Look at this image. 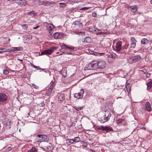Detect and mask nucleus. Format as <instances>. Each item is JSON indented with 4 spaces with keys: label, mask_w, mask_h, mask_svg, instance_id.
<instances>
[{
    "label": "nucleus",
    "mask_w": 152,
    "mask_h": 152,
    "mask_svg": "<svg viewBox=\"0 0 152 152\" xmlns=\"http://www.w3.org/2000/svg\"><path fill=\"white\" fill-rule=\"evenodd\" d=\"M60 46L61 48V49L59 50L60 55H61L64 53H65L66 51H64L63 50V49H69V50H74L75 48L72 46H69L67 45L64 43H61L60 44Z\"/></svg>",
    "instance_id": "f257e3e1"
},
{
    "label": "nucleus",
    "mask_w": 152,
    "mask_h": 152,
    "mask_svg": "<svg viewBox=\"0 0 152 152\" xmlns=\"http://www.w3.org/2000/svg\"><path fill=\"white\" fill-rule=\"evenodd\" d=\"M141 58L140 56L137 55L131 57H129L127 59V61L130 64H132L133 63L140 61Z\"/></svg>",
    "instance_id": "f03ea898"
},
{
    "label": "nucleus",
    "mask_w": 152,
    "mask_h": 152,
    "mask_svg": "<svg viewBox=\"0 0 152 152\" xmlns=\"http://www.w3.org/2000/svg\"><path fill=\"white\" fill-rule=\"evenodd\" d=\"M57 47H52L49 49L45 50L41 52V55H50L51 54L56 50L57 49Z\"/></svg>",
    "instance_id": "7ed1b4c3"
},
{
    "label": "nucleus",
    "mask_w": 152,
    "mask_h": 152,
    "mask_svg": "<svg viewBox=\"0 0 152 152\" xmlns=\"http://www.w3.org/2000/svg\"><path fill=\"white\" fill-rule=\"evenodd\" d=\"M44 25L47 29L49 31V33L50 35H52L53 34L52 31L55 28L53 24L45 23Z\"/></svg>",
    "instance_id": "20e7f679"
},
{
    "label": "nucleus",
    "mask_w": 152,
    "mask_h": 152,
    "mask_svg": "<svg viewBox=\"0 0 152 152\" xmlns=\"http://www.w3.org/2000/svg\"><path fill=\"white\" fill-rule=\"evenodd\" d=\"M106 55L107 57V60L108 62L111 63L114 61L116 55L109 52L107 54H106Z\"/></svg>",
    "instance_id": "39448f33"
},
{
    "label": "nucleus",
    "mask_w": 152,
    "mask_h": 152,
    "mask_svg": "<svg viewBox=\"0 0 152 152\" xmlns=\"http://www.w3.org/2000/svg\"><path fill=\"white\" fill-rule=\"evenodd\" d=\"M84 93V90L83 89H81L80 92L75 94H74V97L78 99H81L83 97V94Z\"/></svg>",
    "instance_id": "423d86ee"
},
{
    "label": "nucleus",
    "mask_w": 152,
    "mask_h": 152,
    "mask_svg": "<svg viewBox=\"0 0 152 152\" xmlns=\"http://www.w3.org/2000/svg\"><path fill=\"white\" fill-rule=\"evenodd\" d=\"M99 63H98L97 61H93L91 62V64H89V66H91V67L93 68L92 69V70L95 69H97L99 65Z\"/></svg>",
    "instance_id": "0eeeda50"
},
{
    "label": "nucleus",
    "mask_w": 152,
    "mask_h": 152,
    "mask_svg": "<svg viewBox=\"0 0 152 152\" xmlns=\"http://www.w3.org/2000/svg\"><path fill=\"white\" fill-rule=\"evenodd\" d=\"M122 42L121 41H118L116 44V49L117 52H120L122 51Z\"/></svg>",
    "instance_id": "6e6552de"
},
{
    "label": "nucleus",
    "mask_w": 152,
    "mask_h": 152,
    "mask_svg": "<svg viewBox=\"0 0 152 152\" xmlns=\"http://www.w3.org/2000/svg\"><path fill=\"white\" fill-rule=\"evenodd\" d=\"M65 96L64 94H59L58 96V101L60 103H62L65 102Z\"/></svg>",
    "instance_id": "1a4fd4ad"
},
{
    "label": "nucleus",
    "mask_w": 152,
    "mask_h": 152,
    "mask_svg": "<svg viewBox=\"0 0 152 152\" xmlns=\"http://www.w3.org/2000/svg\"><path fill=\"white\" fill-rule=\"evenodd\" d=\"M7 95L3 93H0V102H3L7 100Z\"/></svg>",
    "instance_id": "9d476101"
},
{
    "label": "nucleus",
    "mask_w": 152,
    "mask_h": 152,
    "mask_svg": "<svg viewBox=\"0 0 152 152\" xmlns=\"http://www.w3.org/2000/svg\"><path fill=\"white\" fill-rule=\"evenodd\" d=\"M23 48L22 47H12L10 49V53H13L15 51H20L23 50Z\"/></svg>",
    "instance_id": "9b49d317"
},
{
    "label": "nucleus",
    "mask_w": 152,
    "mask_h": 152,
    "mask_svg": "<svg viewBox=\"0 0 152 152\" xmlns=\"http://www.w3.org/2000/svg\"><path fill=\"white\" fill-rule=\"evenodd\" d=\"M15 1L21 5H25L27 4V2L26 0H15Z\"/></svg>",
    "instance_id": "f8f14e48"
},
{
    "label": "nucleus",
    "mask_w": 152,
    "mask_h": 152,
    "mask_svg": "<svg viewBox=\"0 0 152 152\" xmlns=\"http://www.w3.org/2000/svg\"><path fill=\"white\" fill-rule=\"evenodd\" d=\"M145 108L146 110L150 112L151 110V108L150 103L148 102H147L145 104Z\"/></svg>",
    "instance_id": "ddd939ff"
},
{
    "label": "nucleus",
    "mask_w": 152,
    "mask_h": 152,
    "mask_svg": "<svg viewBox=\"0 0 152 152\" xmlns=\"http://www.w3.org/2000/svg\"><path fill=\"white\" fill-rule=\"evenodd\" d=\"M146 85H147V90L149 91L152 87V80L148 81Z\"/></svg>",
    "instance_id": "4468645a"
},
{
    "label": "nucleus",
    "mask_w": 152,
    "mask_h": 152,
    "mask_svg": "<svg viewBox=\"0 0 152 152\" xmlns=\"http://www.w3.org/2000/svg\"><path fill=\"white\" fill-rule=\"evenodd\" d=\"M148 40L146 38H143L141 40V43L142 45H143L144 46L145 45L147 44L148 43Z\"/></svg>",
    "instance_id": "2eb2a0df"
},
{
    "label": "nucleus",
    "mask_w": 152,
    "mask_h": 152,
    "mask_svg": "<svg viewBox=\"0 0 152 152\" xmlns=\"http://www.w3.org/2000/svg\"><path fill=\"white\" fill-rule=\"evenodd\" d=\"M131 85L129 83L127 84L126 86V89L129 94L130 93L131 91Z\"/></svg>",
    "instance_id": "dca6fc26"
},
{
    "label": "nucleus",
    "mask_w": 152,
    "mask_h": 152,
    "mask_svg": "<svg viewBox=\"0 0 152 152\" xmlns=\"http://www.w3.org/2000/svg\"><path fill=\"white\" fill-rule=\"evenodd\" d=\"M10 49H7L5 48L0 49V53L4 52H9L10 53Z\"/></svg>",
    "instance_id": "f3484780"
},
{
    "label": "nucleus",
    "mask_w": 152,
    "mask_h": 152,
    "mask_svg": "<svg viewBox=\"0 0 152 152\" xmlns=\"http://www.w3.org/2000/svg\"><path fill=\"white\" fill-rule=\"evenodd\" d=\"M113 131V129L112 127L109 126H105V131L107 132H109Z\"/></svg>",
    "instance_id": "a211bd4d"
},
{
    "label": "nucleus",
    "mask_w": 152,
    "mask_h": 152,
    "mask_svg": "<svg viewBox=\"0 0 152 152\" xmlns=\"http://www.w3.org/2000/svg\"><path fill=\"white\" fill-rule=\"evenodd\" d=\"M37 150L34 147H33L31 148L28 150L27 152H37Z\"/></svg>",
    "instance_id": "6ab92c4d"
},
{
    "label": "nucleus",
    "mask_w": 152,
    "mask_h": 152,
    "mask_svg": "<svg viewBox=\"0 0 152 152\" xmlns=\"http://www.w3.org/2000/svg\"><path fill=\"white\" fill-rule=\"evenodd\" d=\"M37 137L40 138L41 140L42 139H47V136L45 135H42V134H38L37 135Z\"/></svg>",
    "instance_id": "aec40b11"
},
{
    "label": "nucleus",
    "mask_w": 152,
    "mask_h": 152,
    "mask_svg": "<svg viewBox=\"0 0 152 152\" xmlns=\"http://www.w3.org/2000/svg\"><path fill=\"white\" fill-rule=\"evenodd\" d=\"M74 24L75 25H77L80 27L83 26V24L81 22L80 20L76 21L74 23Z\"/></svg>",
    "instance_id": "412c9836"
},
{
    "label": "nucleus",
    "mask_w": 152,
    "mask_h": 152,
    "mask_svg": "<svg viewBox=\"0 0 152 152\" xmlns=\"http://www.w3.org/2000/svg\"><path fill=\"white\" fill-rule=\"evenodd\" d=\"M60 33H55L53 34V36L55 39H59L61 38L60 36Z\"/></svg>",
    "instance_id": "4be33fe9"
},
{
    "label": "nucleus",
    "mask_w": 152,
    "mask_h": 152,
    "mask_svg": "<svg viewBox=\"0 0 152 152\" xmlns=\"http://www.w3.org/2000/svg\"><path fill=\"white\" fill-rule=\"evenodd\" d=\"M129 8L131 9L132 10V11L133 12H135L137 11V6H131L129 7Z\"/></svg>",
    "instance_id": "5701e85b"
},
{
    "label": "nucleus",
    "mask_w": 152,
    "mask_h": 152,
    "mask_svg": "<svg viewBox=\"0 0 152 152\" xmlns=\"http://www.w3.org/2000/svg\"><path fill=\"white\" fill-rule=\"evenodd\" d=\"M107 113V116L105 117V122L108 121L110 119V118L111 117L110 114L108 112L106 113V114Z\"/></svg>",
    "instance_id": "b1692460"
},
{
    "label": "nucleus",
    "mask_w": 152,
    "mask_h": 152,
    "mask_svg": "<svg viewBox=\"0 0 152 152\" xmlns=\"http://www.w3.org/2000/svg\"><path fill=\"white\" fill-rule=\"evenodd\" d=\"M66 143L69 145L74 143L73 139L69 140L68 139L66 140Z\"/></svg>",
    "instance_id": "393cba45"
},
{
    "label": "nucleus",
    "mask_w": 152,
    "mask_h": 152,
    "mask_svg": "<svg viewBox=\"0 0 152 152\" xmlns=\"http://www.w3.org/2000/svg\"><path fill=\"white\" fill-rule=\"evenodd\" d=\"M47 89H48V90L47 91L46 95L47 96H48L50 95L52 91L53 90L52 89V88L51 89V88H48Z\"/></svg>",
    "instance_id": "a878e982"
},
{
    "label": "nucleus",
    "mask_w": 152,
    "mask_h": 152,
    "mask_svg": "<svg viewBox=\"0 0 152 152\" xmlns=\"http://www.w3.org/2000/svg\"><path fill=\"white\" fill-rule=\"evenodd\" d=\"M73 139L74 142H75V143L78 142L80 140V139L79 137H76Z\"/></svg>",
    "instance_id": "bb28decb"
},
{
    "label": "nucleus",
    "mask_w": 152,
    "mask_h": 152,
    "mask_svg": "<svg viewBox=\"0 0 152 152\" xmlns=\"http://www.w3.org/2000/svg\"><path fill=\"white\" fill-rule=\"evenodd\" d=\"M91 39L90 37H86L84 39V41L85 42L88 43L90 42L91 41Z\"/></svg>",
    "instance_id": "cd10ccee"
},
{
    "label": "nucleus",
    "mask_w": 152,
    "mask_h": 152,
    "mask_svg": "<svg viewBox=\"0 0 152 152\" xmlns=\"http://www.w3.org/2000/svg\"><path fill=\"white\" fill-rule=\"evenodd\" d=\"M35 2V4H37L39 5H43V1H41L40 0H36Z\"/></svg>",
    "instance_id": "c85d7f7f"
},
{
    "label": "nucleus",
    "mask_w": 152,
    "mask_h": 152,
    "mask_svg": "<svg viewBox=\"0 0 152 152\" xmlns=\"http://www.w3.org/2000/svg\"><path fill=\"white\" fill-rule=\"evenodd\" d=\"M128 45H127V46L124 45V46H123L122 47V48H121L122 51H121V52H120V53H125V51H124V50H123V49H127V48H128Z\"/></svg>",
    "instance_id": "c756f323"
},
{
    "label": "nucleus",
    "mask_w": 152,
    "mask_h": 152,
    "mask_svg": "<svg viewBox=\"0 0 152 152\" xmlns=\"http://www.w3.org/2000/svg\"><path fill=\"white\" fill-rule=\"evenodd\" d=\"M55 84V82L51 81L50 84V86L49 88H51V89L52 88V89L53 90V88Z\"/></svg>",
    "instance_id": "7c9ffc66"
},
{
    "label": "nucleus",
    "mask_w": 152,
    "mask_h": 152,
    "mask_svg": "<svg viewBox=\"0 0 152 152\" xmlns=\"http://www.w3.org/2000/svg\"><path fill=\"white\" fill-rule=\"evenodd\" d=\"M59 6L60 7H64L66 6V3H60L59 4Z\"/></svg>",
    "instance_id": "2f4dec72"
},
{
    "label": "nucleus",
    "mask_w": 152,
    "mask_h": 152,
    "mask_svg": "<svg viewBox=\"0 0 152 152\" xmlns=\"http://www.w3.org/2000/svg\"><path fill=\"white\" fill-rule=\"evenodd\" d=\"M35 14V13L34 11H32L31 12H29L27 13V14L30 15H34Z\"/></svg>",
    "instance_id": "473e14b6"
},
{
    "label": "nucleus",
    "mask_w": 152,
    "mask_h": 152,
    "mask_svg": "<svg viewBox=\"0 0 152 152\" xmlns=\"http://www.w3.org/2000/svg\"><path fill=\"white\" fill-rule=\"evenodd\" d=\"M104 54V53H98L96 52H92V54L96 56H97L99 54L101 55V54Z\"/></svg>",
    "instance_id": "72a5a7b5"
},
{
    "label": "nucleus",
    "mask_w": 152,
    "mask_h": 152,
    "mask_svg": "<svg viewBox=\"0 0 152 152\" xmlns=\"http://www.w3.org/2000/svg\"><path fill=\"white\" fill-rule=\"evenodd\" d=\"M51 3L49 1H43V5L44 4V5L45 6H47L50 4Z\"/></svg>",
    "instance_id": "f704fd0d"
},
{
    "label": "nucleus",
    "mask_w": 152,
    "mask_h": 152,
    "mask_svg": "<svg viewBox=\"0 0 152 152\" xmlns=\"http://www.w3.org/2000/svg\"><path fill=\"white\" fill-rule=\"evenodd\" d=\"M75 109L77 110H82L83 107H74Z\"/></svg>",
    "instance_id": "c9c22d12"
},
{
    "label": "nucleus",
    "mask_w": 152,
    "mask_h": 152,
    "mask_svg": "<svg viewBox=\"0 0 152 152\" xmlns=\"http://www.w3.org/2000/svg\"><path fill=\"white\" fill-rule=\"evenodd\" d=\"M3 72L4 74L5 75H8L9 73L7 69H4L3 70Z\"/></svg>",
    "instance_id": "e433bc0d"
},
{
    "label": "nucleus",
    "mask_w": 152,
    "mask_h": 152,
    "mask_svg": "<svg viewBox=\"0 0 152 152\" xmlns=\"http://www.w3.org/2000/svg\"><path fill=\"white\" fill-rule=\"evenodd\" d=\"M131 43L136 42H137L135 38L134 37H132L131 38Z\"/></svg>",
    "instance_id": "4c0bfd02"
},
{
    "label": "nucleus",
    "mask_w": 152,
    "mask_h": 152,
    "mask_svg": "<svg viewBox=\"0 0 152 152\" xmlns=\"http://www.w3.org/2000/svg\"><path fill=\"white\" fill-rule=\"evenodd\" d=\"M22 26L23 28L25 30H26L28 27L27 24H23Z\"/></svg>",
    "instance_id": "58836bf2"
},
{
    "label": "nucleus",
    "mask_w": 152,
    "mask_h": 152,
    "mask_svg": "<svg viewBox=\"0 0 152 152\" xmlns=\"http://www.w3.org/2000/svg\"><path fill=\"white\" fill-rule=\"evenodd\" d=\"M31 86L34 88H35V89H37L38 88H39V87L38 86L36 85L35 84H31Z\"/></svg>",
    "instance_id": "ea45409f"
},
{
    "label": "nucleus",
    "mask_w": 152,
    "mask_h": 152,
    "mask_svg": "<svg viewBox=\"0 0 152 152\" xmlns=\"http://www.w3.org/2000/svg\"><path fill=\"white\" fill-rule=\"evenodd\" d=\"M136 42L131 43V47L132 48H134L136 46Z\"/></svg>",
    "instance_id": "a19ab883"
},
{
    "label": "nucleus",
    "mask_w": 152,
    "mask_h": 152,
    "mask_svg": "<svg viewBox=\"0 0 152 152\" xmlns=\"http://www.w3.org/2000/svg\"><path fill=\"white\" fill-rule=\"evenodd\" d=\"M123 121V120L122 119H118L117 121V124H119L121 123Z\"/></svg>",
    "instance_id": "79ce46f5"
},
{
    "label": "nucleus",
    "mask_w": 152,
    "mask_h": 152,
    "mask_svg": "<svg viewBox=\"0 0 152 152\" xmlns=\"http://www.w3.org/2000/svg\"><path fill=\"white\" fill-rule=\"evenodd\" d=\"M98 129L99 130H102L103 131L104 130V127L102 126H99L98 127Z\"/></svg>",
    "instance_id": "37998d69"
},
{
    "label": "nucleus",
    "mask_w": 152,
    "mask_h": 152,
    "mask_svg": "<svg viewBox=\"0 0 152 152\" xmlns=\"http://www.w3.org/2000/svg\"><path fill=\"white\" fill-rule=\"evenodd\" d=\"M74 52L70 50V52H67V51H66L65 53L67 55H72L73 54Z\"/></svg>",
    "instance_id": "c03bdc74"
},
{
    "label": "nucleus",
    "mask_w": 152,
    "mask_h": 152,
    "mask_svg": "<svg viewBox=\"0 0 152 152\" xmlns=\"http://www.w3.org/2000/svg\"><path fill=\"white\" fill-rule=\"evenodd\" d=\"M45 147L46 148V149L48 151H50L52 149L51 147L50 146H48L47 147Z\"/></svg>",
    "instance_id": "a18cd8bd"
},
{
    "label": "nucleus",
    "mask_w": 152,
    "mask_h": 152,
    "mask_svg": "<svg viewBox=\"0 0 152 152\" xmlns=\"http://www.w3.org/2000/svg\"><path fill=\"white\" fill-rule=\"evenodd\" d=\"M106 45H107V47L109 48L111 46V44L109 42H107L106 43Z\"/></svg>",
    "instance_id": "49530a36"
},
{
    "label": "nucleus",
    "mask_w": 152,
    "mask_h": 152,
    "mask_svg": "<svg viewBox=\"0 0 152 152\" xmlns=\"http://www.w3.org/2000/svg\"><path fill=\"white\" fill-rule=\"evenodd\" d=\"M45 106V104L43 102L41 103L40 104H39V106L40 107H43Z\"/></svg>",
    "instance_id": "de8ad7c7"
},
{
    "label": "nucleus",
    "mask_w": 152,
    "mask_h": 152,
    "mask_svg": "<svg viewBox=\"0 0 152 152\" xmlns=\"http://www.w3.org/2000/svg\"><path fill=\"white\" fill-rule=\"evenodd\" d=\"M89 8H90V7H82V8L80 9H79V10H85L89 9Z\"/></svg>",
    "instance_id": "09e8293b"
},
{
    "label": "nucleus",
    "mask_w": 152,
    "mask_h": 152,
    "mask_svg": "<svg viewBox=\"0 0 152 152\" xmlns=\"http://www.w3.org/2000/svg\"><path fill=\"white\" fill-rule=\"evenodd\" d=\"M82 144L85 147H86L87 146V144L85 142H82Z\"/></svg>",
    "instance_id": "8fccbe9b"
},
{
    "label": "nucleus",
    "mask_w": 152,
    "mask_h": 152,
    "mask_svg": "<svg viewBox=\"0 0 152 152\" xmlns=\"http://www.w3.org/2000/svg\"><path fill=\"white\" fill-rule=\"evenodd\" d=\"M68 1H69L72 2H77V0H68Z\"/></svg>",
    "instance_id": "3c124183"
},
{
    "label": "nucleus",
    "mask_w": 152,
    "mask_h": 152,
    "mask_svg": "<svg viewBox=\"0 0 152 152\" xmlns=\"http://www.w3.org/2000/svg\"><path fill=\"white\" fill-rule=\"evenodd\" d=\"M93 16L94 17H96L97 16V14L95 12H93L92 14Z\"/></svg>",
    "instance_id": "603ef678"
},
{
    "label": "nucleus",
    "mask_w": 152,
    "mask_h": 152,
    "mask_svg": "<svg viewBox=\"0 0 152 152\" xmlns=\"http://www.w3.org/2000/svg\"><path fill=\"white\" fill-rule=\"evenodd\" d=\"M63 71V70L62 69V70L61 71V74H62V75L63 76H64L65 77V76H66V73H65V74H62V72Z\"/></svg>",
    "instance_id": "864d4df0"
},
{
    "label": "nucleus",
    "mask_w": 152,
    "mask_h": 152,
    "mask_svg": "<svg viewBox=\"0 0 152 152\" xmlns=\"http://www.w3.org/2000/svg\"><path fill=\"white\" fill-rule=\"evenodd\" d=\"M11 149L12 148L11 147H9L8 148L7 150V151H10L11 150Z\"/></svg>",
    "instance_id": "5fc2aeb1"
},
{
    "label": "nucleus",
    "mask_w": 152,
    "mask_h": 152,
    "mask_svg": "<svg viewBox=\"0 0 152 152\" xmlns=\"http://www.w3.org/2000/svg\"><path fill=\"white\" fill-rule=\"evenodd\" d=\"M32 66L34 67V68H35V69H37V68H38V66H36L34 65H32Z\"/></svg>",
    "instance_id": "6e6d98bb"
},
{
    "label": "nucleus",
    "mask_w": 152,
    "mask_h": 152,
    "mask_svg": "<svg viewBox=\"0 0 152 152\" xmlns=\"http://www.w3.org/2000/svg\"><path fill=\"white\" fill-rule=\"evenodd\" d=\"M56 54L58 55V56L60 55H59V54H60L59 51H58V52H57L56 53Z\"/></svg>",
    "instance_id": "4d7b16f0"
},
{
    "label": "nucleus",
    "mask_w": 152,
    "mask_h": 152,
    "mask_svg": "<svg viewBox=\"0 0 152 152\" xmlns=\"http://www.w3.org/2000/svg\"><path fill=\"white\" fill-rule=\"evenodd\" d=\"M39 27V26H37L36 27H33V28L34 29H36L37 28H38Z\"/></svg>",
    "instance_id": "13d9d810"
},
{
    "label": "nucleus",
    "mask_w": 152,
    "mask_h": 152,
    "mask_svg": "<svg viewBox=\"0 0 152 152\" xmlns=\"http://www.w3.org/2000/svg\"><path fill=\"white\" fill-rule=\"evenodd\" d=\"M41 69H42L40 68L39 66H38V68H37V70H41Z\"/></svg>",
    "instance_id": "bf43d9fd"
},
{
    "label": "nucleus",
    "mask_w": 152,
    "mask_h": 152,
    "mask_svg": "<svg viewBox=\"0 0 152 152\" xmlns=\"http://www.w3.org/2000/svg\"><path fill=\"white\" fill-rule=\"evenodd\" d=\"M142 129H143L144 130H145V127H143L142 128Z\"/></svg>",
    "instance_id": "052dcab7"
},
{
    "label": "nucleus",
    "mask_w": 152,
    "mask_h": 152,
    "mask_svg": "<svg viewBox=\"0 0 152 152\" xmlns=\"http://www.w3.org/2000/svg\"><path fill=\"white\" fill-rule=\"evenodd\" d=\"M90 151H91L93 152H95L94 151V150H93L91 149Z\"/></svg>",
    "instance_id": "680f3d73"
},
{
    "label": "nucleus",
    "mask_w": 152,
    "mask_h": 152,
    "mask_svg": "<svg viewBox=\"0 0 152 152\" xmlns=\"http://www.w3.org/2000/svg\"><path fill=\"white\" fill-rule=\"evenodd\" d=\"M8 1H15V0H7Z\"/></svg>",
    "instance_id": "e2e57ef3"
},
{
    "label": "nucleus",
    "mask_w": 152,
    "mask_h": 152,
    "mask_svg": "<svg viewBox=\"0 0 152 152\" xmlns=\"http://www.w3.org/2000/svg\"><path fill=\"white\" fill-rule=\"evenodd\" d=\"M150 2L152 4V0Z\"/></svg>",
    "instance_id": "0e129e2a"
},
{
    "label": "nucleus",
    "mask_w": 152,
    "mask_h": 152,
    "mask_svg": "<svg viewBox=\"0 0 152 152\" xmlns=\"http://www.w3.org/2000/svg\"><path fill=\"white\" fill-rule=\"evenodd\" d=\"M83 32L82 31H81V32H80L79 33L80 34L82 33Z\"/></svg>",
    "instance_id": "69168bd1"
},
{
    "label": "nucleus",
    "mask_w": 152,
    "mask_h": 152,
    "mask_svg": "<svg viewBox=\"0 0 152 152\" xmlns=\"http://www.w3.org/2000/svg\"><path fill=\"white\" fill-rule=\"evenodd\" d=\"M21 61H22V60H19Z\"/></svg>",
    "instance_id": "338daca9"
},
{
    "label": "nucleus",
    "mask_w": 152,
    "mask_h": 152,
    "mask_svg": "<svg viewBox=\"0 0 152 152\" xmlns=\"http://www.w3.org/2000/svg\"><path fill=\"white\" fill-rule=\"evenodd\" d=\"M102 67V68H104V67L103 66V67Z\"/></svg>",
    "instance_id": "774afa93"
}]
</instances>
